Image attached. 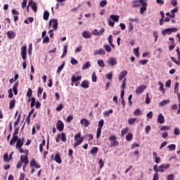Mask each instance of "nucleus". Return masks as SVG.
I'll use <instances>...</instances> for the list:
<instances>
[{
  "label": "nucleus",
  "mask_w": 180,
  "mask_h": 180,
  "mask_svg": "<svg viewBox=\"0 0 180 180\" xmlns=\"http://www.w3.org/2000/svg\"><path fill=\"white\" fill-rule=\"evenodd\" d=\"M75 142L73 144L74 148H77L84 141V137L81 136V132L76 134L74 136Z\"/></svg>",
  "instance_id": "f257e3e1"
},
{
  "label": "nucleus",
  "mask_w": 180,
  "mask_h": 180,
  "mask_svg": "<svg viewBox=\"0 0 180 180\" xmlns=\"http://www.w3.org/2000/svg\"><path fill=\"white\" fill-rule=\"evenodd\" d=\"M18 134H19V129L16 128L13 134V137L9 143L10 146H13V144L15 143L16 141H18V138H19V136H18Z\"/></svg>",
  "instance_id": "f03ea898"
},
{
  "label": "nucleus",
  "mask_w": 180,
  "mask_h": 180,
  "mask_svg": "<svg viewBox=\"0 0 180 180\" xmlns=\"http://www.w3.org/2000/svg\"><path fill=\"white\" fill-rule=\"evenodd\" d=\"M108 140L110 141H112L109 145V147H116V146H119V141L116 140V136L111 135L110 136H109Z\"/></svg>",
  "instance_id": "7ed1b4c3"
},
{
  "label": "nucleus",
  "mask_w": 180,
  "mask_h": 180,
  "mask_svg": "<svg viewBox=\"0 0 180 180\" xmlns=\"http://www.w3.org/2000/svg\"><path fill=\"white\" fill-rule=\"evenodd\" d=\"M174 32H178V28L172 27V28L165 29L162 31V34H163V36H167V34H171V33Z\"/></svg>",
  "instance_id": "20e7f679"
},
{
  "label": "nucleus",
  "mask_w": 180,
  "mask_h": 180,
  "mask_svg": "<svg viewBox=\"0 0 180 180\" xmlns=\"http://www.w3.org/2000/svg\"><path fill=\"white\" fill-rule=\"evenodd\" d=\"M53 27V30H57V27H58V20L57 19H51L49 21V27Z\"/></svg>",
  "instance_id": "39448f33"
},
{
  "label": "nucleus",
  "mask_w": 180,
  "mask_h": 180,
  "mask_svg": "<svg viewBox=\"0 0 180 180\" xmlns=\"http://www.w3.org/2000/svg\"><path fill=\"white\" fill-rule=\"evenodd\" d=\"M27 46H26V45L21 46V56H22V60H26L27 57Z\"/></svg>",
  "instance_id": "423d86ee"
},
{
  "label": "nucleus",
  "mask_w": 180,
  "mask_h": 180,
  "mask_svg": "<svg viewBox=\"0 0 180 180\" xmlns=\"http://www.w3.org/2000/svg\"><path fill=\"white\" fill-rule=\"evenodd\" d=\"M144 0H137L132 1L133 8H140L143 4H144Z\"/></svg>",
  "instance_id": "0eeeda50"
},
{
  "label": "nucleus",
  "mask_w": 180,
  "mask_h": 180,
  "mask_svg": "<svg viewBox=\"0 0 180 180\" xmlns=\"http://www.w3.org/2000/svg\"><path fill=\"white\" fill-rule=\"evenodd\" d=\"M146 89H147V86L141 85L138 88H136L135 92L136 95H140L143 94V92H144V90Z\"/></svg>",
  "instance_id": "6e6552de"
},
{
  "label": "nucleus",
  "mask_w": 180,
  "mask_h": 180,
  "mask_svg": "<svg viewBox=\"0 0 180 180\" xmlns=\"http://www.w3.org/2000/svg\"><path fill=\"white\" fill-rule=\"evenodd\" d=\"M107 63L113 67V65H116L117 64V60L116 58L111 57L107 60Z\"/></svg>",
  "instance_id": "1a4fd4ad"
},
{
  "label": "nucleus",
  "mask_w": 180,
  "mask_h": 180,
  "mask_svg": "<svg viewBox=\"0 0 180 180\" xmlns=\"http://www.w3.org/2000/svg\"><path fill=\"white\" fill-rule=\"evenodd\" d=\"M56 128L59 131H63V130H64V122L61 120H58L56 123Z\"/></svg>",
  "instance_id": "9d476101"
},
{
  "label": "nucleus",
  "mask_w": 180,
  "mask_h": 180,
  "mask_svg": "<svg viewBox=\"0 0 180 180\" xmlns=\"http://www.w3.org/2000/svg\"><path fill=\"white\" fill-rule=\"evenodd\" d=\"M30 167H34V168H41L40 164L37 163V161L34 158H32L30 163Z\"/></svg>",
  "instance_id": "9b49d317"
},
{
  "label": "nucleus",
  "mask_w": 180,
  "mask_h": 180,
  "mask_svg": "<svg viewBox=\"0 0 180 180\" xmlns=\"http://www.w3.org/2000/svg\"><path fill=\"white\" fill-rule=\"evenodd\" d=\"M171 167V165L169 164H162L160 166H159V171L160 172H165V169H168Z\"/></svg>",
  "instance_id": "f8f14e48"
},
{
  "label": "nucleus",
  "mask_w": 180,
  "mask_h": 180,
  "mask_svg": "<svg viewBox=\"0 0 180 180\" xmlns=\"http://www.w3.org/2000/svg\"><path fill=\"white\" fill-rule=\"evenodd\" d=\"M20 158V161L24 162V164H29V157L27 156V154L25 155H21Z\"/></svg>",
  "instance_id": "ddd939ff"
},
{
  "label": "nucleus",
  "mask_w": 180,
  "mask_h": 180,
  "mask_svg": "<svg viewBox=\"0 0 180 180\" xmlns=\"http://www.w3.org/2000/svg\"><path fill=\"white\" fill-rule=\"evenodd\" d=\"M147 6H148L147 2L145 1L144 3H142L141 7L140 8L141 15H143L144 12L147 11Z\"/></svg>",
  "instance_id": "4468645a"
},
{
  "label": "nucleus",
  "mask_w": 180,
  "mask_h": 180,
  "mask_svg": "<svg viewBox=\"0 0 180 180\" xmlns=\"http://www.w3.org/2000/svg\"><path fill=\"white\" fill-rule=\"evenodd\" d=\"M23 141H25V138L17 139V143L15 145V148L18 147H22L23 146Z\"/></svg>",
  "instance_id": "2eb2a0df"
},
{
  "label": "nucleus",
  "mask_w": 180,
  "mask_h": 180,
  "mask_svg": "<svg viewBox=\"0 0 180 180\" xmlns=\"http://www.w3.org/2000/svg\"><path fill=\"white\" fill-rule=\"evenodd\" d=\"M158 122L160 123V124H163V123H165V117H164V115H162V114H159L158 117Z\"/></svg>",
  "instance_id": "dca6fc26"
},
{
  "label": "nucleus",
  "mask_w": 180,
  "mask_h": 180,
  "mask_svg": "<svg viewBox=\"0 0 180 180\" xmlns=\"http://www.w3.org/2000/svg\"><path fill=\"white\" fill-rule=\"evenodd\" d=\"M80 123H81V124L84 126V127H88V126H89V124H90L89 120H88L85 118L82 119L80 120Z\"/></svg>",
  "instance_id": "f3484780"
},
{
  "label": "nucleus",
  "mask_w": 180,
  "mask_h": 180,
  "mask_svg": "<svg viewBox=\"0 0 180 180\" xmlns=\"http://www.w3.org/2000/svg\"><path fill=\"white\" fill-rule=\"evenodd\" d=\"M54 161L57 162L58 164H61L63 161L61 160V156H60V153H57L55 155Z\"/></svg>",
  "instance_id": "a211bd4d"
},
{
  "label": "nucleus",
  "mask_w": 180,
  "mask_h": 180,
  "mask_svg": "<svg viewBox=\"0 0 180 180\" xmlns=\"http://www.w3.org/2000/svg\"><path fill=\"white\" fill-rule=\"evenodd\" d=\"M82 88H84V89H86L89 88V82L88 80H84L81 83Z\"/></svg>",
  "instance_id": "6ab92c4d"
},
{
  "label": "nucleus",
  "mask_w": 180,
  "mask_h": 180,
  "mask_svg": "<svg viewBox=\"0 0 180 180\" xmlns=\"http://www.w3.org/2000/svg\"><path fill=\"white\" fill-rule=\"evenodd\" d=\"M7 36L8 39H15L16 34H15V32L11 30L7 32Z\"/></svg>",
  "instance_id": "aec40b11"
},
{
  "label": "nucleus",
  "mask_w": 180,
  "mask_h": 180,
  "mask_svg": "<svg viewBox=\"0 0 180 180\" xmlns=\"http://www.w3.org/2000/svg\"><path fill=\"white\" fill-rule=\"evenodd\" d=\"M81 79H82V76L75 77V75H73L71 78L72 82H78V81H81Z\"/></svg>",
  "instance_id": "412c9836"
},
{
  "label": "nucleus",
  "mask_w": 180,
  "mask_h": 180,
  "mask_svg": "<svg viewBox=\"0 0 180 180\" xmlns=\"http://www.w3.org/2000/svg\"><path fill=\"white\" fill-rule=\"evenodd\" d=\"M82 35L83 36L84 39H91V34L87 31H84Z\"/></svg>",
  "instance_id": "4be33fe9"
},
{
  "label": "nucleus",
  "mask_w": 180,
  "mask_h": 180,
  "mask_svg": "<svg viewBox=\"0 0 180 180\" xmlns=\"http://www.w3.org/2000/svg\"><path fill=\"white\" fill-rule=\"evenodd\" d=\"M18 85H19L18 82L13 84V91L14 92V95H18Z\"/></svg>",
  "instance_id": "5701e85b"
},
{
  "label": "nucleus",
  "mask_w": 180,
  "mask_h": 180,
  "mask_svg": "<svg viewBox=\"0 0 180 180\" xmlns=\"http://www.w3.org/2000/svg\"><path fill=\"white\" fill-rule=\"evenodd\" d=\"M15 103H16V100H15V98L11 100L9 103V109H13V108H15Z\"/></svg>",
  "instance_id": "b1692460"
},
{
  "label": "nucleus",
  "mask_w": 180,
  "mask_h": 180,
  "mask_svg": "<svg viewBox=\"0 0 180 180\" xmlns=\"http://www.w3.org/2000/svg\"><path fill=\"white\" fill-rule=\"evenodd\" d=\"M126 140L127 141H131L133 140V134L131 132H129L126 136Z\"/></svg>",
  "instance_id": "393cba45"
},
{
  "label": "nucleus",
  "mask_w": 180,
  "mask_h": 180,
  "mask_svg": "<svg viewBox=\"0 0 180 180\" xmlns=\"http://www.w3.org/2000/svg\"><path fill=\"white\" fill-rule=\"evenodd\" d=\"M49 16H50V13H49V11H45L44 12V15H43L44 20H49Z\"/></svg>",
  "instance_id": "a878e982"
},
{
  "label": "nucleus",
  "mask_w": 180,
  "mask_h": 180,
  "mask_svg": "<svg viewBox=\"0 0 180 180\" xmlns=\"http://www.w3.org/2000/svg\"><path fill=\"white\" fill-rule=\"evenodd\" d=\"M68 46L65 45L63 47V55L61 56V58H64V57H65L67 56V49H68Z\"/></svg>",
  "instance_id": "bb28decb"
},
{
  "label": "nucleus",
  "mask_w": 180,
  "mask_h": 180,
  "mask_svg": "<svg viewBox=\"0 0 180 180\" xmlns=\"http://www.w3.org/2000/svg\"><path fill=\"white\" fill-rule=\"evenodd\" d=\"M110 19L113 20L114 22H119V15H111L110 16Z\"/></svg>",
  "instance_id": "cd10ccee"
},
{
  "label": "nucleus",
  "mask_w": 180,
  "mask_h": 180,
  "mask_svg": "<svg viewBox=\"0 0 180 180\" xmlns=\"http://www.w3.org/2000/svg\"><path fill=\"white\" fill-rule=\"evenodd\" d=\"M136 120H137V118H129L128 120V124L129 126H131V124H134V123H136Z\"/></svg>",
  "instance_id": "c85d7f7f"
},
{
  "label": "nucleus",
  "mask_w": 180,
  "mask_h": 180,
  "mask_svg": "<svg viewBox=\"0 0 180 180\" xmlns=\"http://www.w3.org/2000/svg\"><path fill=\"white\" fill-rule=\"evenodd\" d=\"M103 47H104L105 51H107L108 53H110V51H112V47H110V45L105 44V45H103Z\"/></svg>",
  "instance_id": "c756f323"
},
{
  "label": "nucleus",
  "mask_w": 180,
  "mask_h": 180,
  "mask_svg": "<svg viewBox=\"0 0 180 180\" xmlns=\"http://www.w3.org/2000/svg\"><path fill=\"white\" fill-rule=\"evenodd\" d=\"M167 148H169V151H175L176 146L175 144H171L167 146Z\"/></svg>",
  "instance_id": "7c9ffc66"
},
{
  "label": "nucleus",
  "mask_w": 180,
  "mask_h": 180,
  "mask_svg": "<svg viewBox=\"0 0 180 180\" xmlns=\"http://www.w3.org/2000/svg\"><path fill=\"white\" fill-rule=\"evenodd\" d=\"M101 133H102V129L101 128H98L97 131H96V139H97V140H99V139H101Z\"/></svg>",
  "instance_id": "2f4dec72"
},
{
  "label": "nucleus",
  "mask_w": 180,
  "mask_h": 180,
  "mask_svg": "<svg viewBox=\"0 0 180 180\" xmlns=\"http://www.w3.org/2000/svg\"><path fill=\"white\" fill-rule=\"evenodd\" d=\"M44 146H46V140L45 139H44L42 141V143L39 145L40 153H43V147H44Z\"/></svg>",
  "instance_id": "473e14b6"
},
{
  "label": "nucleus",
  "mask_w": 180,
  "mask_h": 180,
  "mask_svg": "<svg viewBox=\"0 0 180 180\" xmlns=\"http://www.w3.org/2000/svg\"><path fill=\"white\" fill-rule=\"evenodd\" d=\"M91 67V62L88 61L83 65L82 70H88Z\"/></svg>",
  "instance_id": "72a5a7b5"
},
{
  "label": "nucleus",
  "mask_w": 180,
  "mask_h": 180,
  "mask_svg": "<svg viewBox=\"0 0 180 180\" xmlns=\"http://www.w3.org/2000/svg\"><path fill=\"white\" fill-rule=\"evenodd\" d=\"M113 113V110H106L103 112V116L108 117L109 115Z\"/></svg>",
  "instance_id": "f704fd0d"
},
{
  "label": "nucleus",
  "mask_w": 180,
  "mask_h": 180,
  "mask_svg": "<svg viewBox=\"0 0 180 180\" xmlns=\"http://www.w3.org/2000/svg\"><path fill=\"white\" fill-rule=\"evenodd\" d=\"M60 139L61 141H63V143H65V141H67V136H65V134L64 132H62L60 134Z\"/></svg>",
  "instance_id": "c9c22d12"
},
{
  "label": "nucleus",
  "mask_w": 180,
  "mask_h": 180,
  "mask_svg": "<svg viewBox=\"0 0 180 180\" xmlns=\"http://www.w3.org/2000/svg\"><path fill=\"white\" fill-rule=\"evenodd\" d=\"M99 149L98 148V147H94L91 150H90V153L92 154L93 155L96 154L98 153V150Z\"/></svg>",
  "instance_id": "e433bc0d"
},
{
  "label": "nucleus",
  "mask_w": 180,
  "mask_h": 180,
  "mask_svg": "<svg viewBox=\"0 0 180 180\" xmlns=\"http://www.w3.org/2000/svg\"><path fill=\"white\" fill-rule=\"evenodd\" d=\"M134 116H140V115H141V111L140 110V109L136 108L134 111Z\"/></svg>",
  "instance_id": "4c0bfd02"
},
{
  "label": "nucleus",
  "mask_w": 180,
  "mask_h": 180,
  "mask_svg": "<svg viewBox=\"0 0 180 180\" xmlns=\"http://www.w3.org/2000/svg\"><path fill=\"white\" fill-rule=\"evenodd\" d=\"M169 103V100L162 101L159 103L160 106H165V105H168Z\"/></svg>",
  "instance_id": "58836bf2"
},
{
  "label": "nucleus",
  "mask_w": 180,
  "mask_h": 180,
  "mask_svg": "<svg viewBox=\"0 0 180 180\" xmlns=\"http://www.w3.org/2000/svg\"><path fill=\"white\" fill-rule=\"evenodd\" d=\"M31 6L33 12H37V4L36 2H34Z\"/></svg>",
  "instance_id": "ea45409f"
},
{
  "label": "nucleus",
  "mask_w": 180,
  "mask_h": 180,
  "mask_svg": "<svg viewBox=\"0 0 180 180\" xmlns=\"http://www.w3.org/2000/svg\"><path fill=\"white\" fill-rule=\"evenodd\" d=\"M128 131H129V128L125 127L124 129H122L121 131L122 137H123L124 136V134H126V133H127Z\"/></svg>",
  "instance_id": "a19ab883"
},
{
  "label": "nucleus",
  "mask_w": 180,
  "mask_h": 180,
  "mask_svg": "<svg viewBox=\"0 0 180 180\" xmlns=\"http://www.w3.org/2000/svg\"><path fill=\"white\" fill-rule=\"evenodd\" d=\"M125 88H126V78H124L121 84V89L122 91H124Z\"/></svg>",
  "instance_id": "79ce46f5"
},
{
  "label": "nucleus",
  "mask_w": 180,
  "mask_h": 180,
  "mask_svg": "<svg viewBox=\"0 0 180 180\" xmlns=\"http://www.w3.org/2000/svg\"><path fill=\"white\" fill-rule=\"evenodd\" d=\"M97 63L99 67H101L102 68L105 67V63H103V60L99 59Z\"/></svg>",
  "instance_id": "37998d69"
},
{
  "label": "nucleus",
  "mask_w": 180,
  "mask_h": 180,
  "mask_svg": "<svg viewBox=\"0 0 180 180\" xmlns=\"http://www.w3.org/2000/svg\"><path fill=\"white\" fill-rule=\"evenodd\" d=\"M65 65V62H63L58 68L57 70V72H60V71L63 70V68H64V66Z\"/></svg>",
  "instance_id": "c03bdc74"
},
{
  "label": "nucleus",
  "mask_w": 180,
  "mask_h": 180,
  "mask_svg": "<svg viewBox=\"0 0 180 180\" xmlns=\"http://www.w3.org/2000/svg\"><path fill=\"white\" fill-rule=\"evenodd\" d=\"M106 5H108V1L106 0H103L100 2L101 8H103L104 6H106Z\"/></svg>",
  "instance_id": "a18cd8bd"
},
{
  "label": "nucleus",
  "mask_w": 180,
  "mask_h": 180,
  "mask_svg": "<svg viewBox=\"0 0 180 180\" xmlns=\"http://www.w3.org/2000/svg\"><path fill=\"white\" fill-rule=\"evenodd\" d=\"M170 58H171L172 61H173V63H174V64H176V65H180V62H179L178 60H176V59L175 58V57L172 56Z\"/></svg>",
  "instance_id": "49530a36"
},
{
  "label": "nucleus",
  "mask_w": 180,
  "mask_h": 180,
  "mask_svg": "<svg viewBox=\"0 0 180 180\" xmlns=\"http://www.w3.org/2000/svg\"><path fill=\"white\" fill-rule=\"evenodd\" d=\"M63 108H64V105H63V104H59V105L57 106V108H56V110L57 112H60V111L62 110V109H63Z\"/></svg>",
  "instance_id": "de8ad7c7"
},
{
  "label": "nucleus",
  "mask_w": 180,
  "mask_h": 180,
  "mask_svg": "<svg viewBox=\"0 0 180 180\" xmlns=\"http://www.w3.org/2000/svg\"><path fill=\"white\" fill-rule=\"evenodd\" d=\"M103 123H105V121H103V120H101L98 122V129H102V127H103Z\"/></svg>",
  "instance_id": "09e8293b"
},
{
  "label": "nucleus",
  "mask_w": 180,
  "mask_h": 180,
  "mask_svg": "<svg viewBox=\"0 0 180 180\" xmlns=\"http://www.w3.org/2000/svg\"><path fill=\"white\" fill-rule=\"evenodd\" d=\"M91 79H92L93 82H96V81H97L96 72H93V75L91 76Z\"/></svg>",
  "instance_id": "8fccbe9b"
},
{
  "label": "nucleus",
  "mask_w": 180,
  "mask_h": 180,
  "mask_svg": "<svg viewBox=\"0 0 180 180\" xmlns=\"http://www.w3.org/2000/svg\"><path fill=\"white\" fill-rule=\"evenodd\" d=\"M98 164H99L100 169H102V168H103V165H104L105 162H103V160L102 159H100L98 161Z\"/></svg>",
  "instance_id": "3c124183"
},
{
  "label": "nucleus",
  "mask_w": 180,
  "mask_h": 180,
  "mask_svg": "<svg viewBox=\"0 0 180 180\" xmlns=\"http://www.w3.org/2000/svg\"><path fill=\"white\" fill-rule=\"evenodd\" d=\"M153 36L155 37V43H156L157 40H158V32L153 31Z\"/></svg>",
  "instance_id": "603ef678"
},
{
  "label": "nucleus",
  "mask_w": 180,
  "mask_h": 180,
  "mask_svg": "<svg viewBox=\"0 0 180 180\" xmlns=\"http://www.w3.org/2000/svg\"><path fill=\"white\" fill-rule=\"evenodd\" d=\"M119 75L124 78L127 75V70L122 71Z\"/></svg>",
  "instance_id": "864d4df0"
},
{
  "label": "nucleus",
  "mask_w": 180,
  "mask_h": 180,
  "mask_svg": "<svg viewBox=\"0 0 180 180\" xmlns=\"http://www.w3.org/2000/svg\"><path fill=\"white\" fill-rule=\"evenodd\" d=\"M72 119H74V116H73L72 115H68V117H67L66 122H67L68 123H70V122L72 120Z\"/></svg>",
  "instance_id": "5fc2aeb1"
},
{
  "label": "nucleus",
  "mask_w": 180,
  "mask_h": 180,
  "mask_svg": "<svg viewBox=\"0 0 180 180\" xmlns=\"http://www.w3.org/2000/svg\"><path fill=\"white\" fill-rule=\"evenodd\" d=\"M71 64L72 65H76V64H78V60H77L75 58H71V61H70Z\"/></svg>",
  "instance_id": "6e6d98bb"
},
{
  "label": "nucleus",
  "mask_w": 180,
  "mask_h": 180,
  "mask_svg": "<svg viewBox=\"0 0 180 180\" xmlns=\"http://www.w3.org/2000/svg\"><path fill=\"white\" fill-rule=\"evenodd\" d=\"M170 127L169 126H162L161 128H160V130L162 131H166V130H169Z\"/></svg>",
  "instance_id": "4d7b16f0"
},
{
  "label": "nucleus",
  "mask_w": 180,
  "mask_h": 180,
  "mask_svg": "<svg viewBox=\"0 0 180 180\" xmlns=\"http://www.w3.org/2000/svg\"><path fill=\"white\" fill-rule=\"evenodd\" d=\"M98 54H100V56H105V54H106V52H105V50L103 49H100L98 50Z\"/></svg>",
  "instance_id": "13d9d810"
},
{
  "label": "nucleus",
  "mask_w": 180,
  "mask_h": 180,
  "mask_svg": "<svg viewBox=\"0 0 180 180\" xmlns=\"http://www.w3.org/2000/svg\"><path fill=\"white\" fill-rule=\"evenodd\" d=\"M160 87H159V91H164V84H162V82H158Z\"/></svg>",
  "instance_id": "bf43d9fd"
},
{
  "label": "nucleus",
  "mask_w": 180,
  "mask_h": 180,
  "mask_svg": "<svg viewBox=\"0 0 180 180\" xmlns=\"http://www.w3.org/2000/svg\"><path fill=\"white\" fill-rule=\"evenodd\" d=\"M153 171L155 172V174H158V172H160V169H158V165H155L153 166Z\"/></svg>",
  "instance_id": "052dcab7"
},
{
  "label": "nucleus",
  "mask_w": 180,
  "mask_h": 180,
  "mask_svg": "<svg viewBox=\"0 0 180 180\" xmlns=\"http://www.w3.org/2000/svg\"><path fill=\"white\" fill-rule=\"evenodd\" d=\"M175 179V175H174L173 174H169L167 176V180H174Z\"/></svg>",
  "instance_id": "680f3d73"
},
{
  "label": "nucleus",
  "mask_w": 180,
  "mask_h": 180,
  "mask_svg": "<svg viewBox=\"0 0 180 180\" xmlns=\"http://www.w3.org/2000/svg\"><path fill=\"white\" fill-rule=\"evenodd\" d=\"M174 133L175 136H179V134H180L179 128L176 127L174 130Z\"/></svg>",
  "instance_id": "e2e57ef3"
},
{
  "label": "nucleus",
  "mask_w": 180,
  "mask_h": 180,
  "mask_svg": "<svg viewBox=\"0 0 180 180\" xmlns=\"http://www.w3.org/2000/svg\"><path fill=\"white\" fill-rule=\"evenodd\" d=\"M32 95H33V91H32V89H28L27 96L30 97Z\"/></svg>",
  "instance_id": "0e129e2a"
},
{
  "label": "nucleus",
  "mask_w": 180,
  "mask_h": 180,
  "mask_svg": "<svg viewBox=\"0 0 180 180\" xmlns=\"http://www.w3.org/2000/svg\"><path fill=\"white\" fill-rule=\"evenodd\" d=\"M27 5V0H23V1L21 4V6L22 9H24V8H26Z\"/></svg>",
  "instance_id": "69168bd1"
},
{
  "label": "nucleus",
  "mask_w": 180,
  "mask_h": 180,
  "mask_svg": "<svg viewBox=\"0 0 180 180\" xmlns=\"http://www.w3.org/2000/svg\"><path fill=\"white\" fill-rule=\"evenodd\" d=\"M43 43H44H44H46V44H49V43H50V39L49 38V37H45L44 38V39H43Z\"/></svg>",
  "instance_id": "338daca9"
},
{
  "label": "nucleus",
  "mask_w": 180,
  "mask_h": 180,
  "mask_svg": "<svg viewBox=\"0 0 180 180\" xmlns=\"http://www.w3.org/2000/svg\"><path fill=\"white\" fill-rule=\"evenodd\" d=\"M160 176L158 175V173H155L153 180H159Z\"/></svg>",
  "instance_id": "774afa93"
}]
</instances>
